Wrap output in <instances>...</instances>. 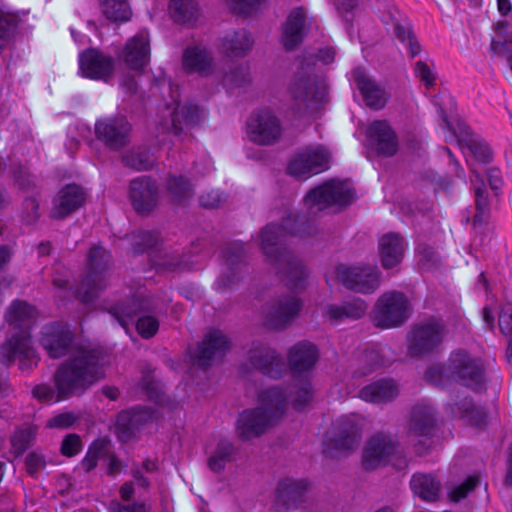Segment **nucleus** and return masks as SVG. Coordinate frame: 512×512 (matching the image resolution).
<instances>
[{
  "instance_id": "412c9836",
  "label": "nucleus",
  "mask_w": 512,
  "mask_h": 512,
  "mask_svg": "<svg viewBox=\"0 0 512 512\" xmlns=\"http://www.w3.org/2000/svg\"><path fill=\"white\" fill-rule=\"evenodd\" d=\"M231 340L219 329L210 330L198 346L194 355V363L202 368L207 369L211 366L212 361L221 359L230 349Z\"/></svg>"
},
{
  "instance_id": "2eb2a0df",
  "label": "nucleus",
  "mask_w": 512,
  "mask_h": 512,
  "mask_svg": "<svg viewBox=\"0 0 512 512\" xmlns=\"http://www.w3.org/2000/svg\"><path fill=\"white\" fill-rule=\"evenodd\" d=\"M437 430L436 412L427 403H417L411 411L410 432L416 437H422L416 444L419 454L425 453L433 445V437Z\"/></svg>"
},
{
  "instance_id": "b1692460",
  "label": "nucleus",
  "mask_w": 512,
  "mask_h": 512,
  "mask_svg": "<svg viewBox=\"0 0 512 512\" xmlns=\"http://www.w3.org/2000/svg\"><path fill=\"white\" fill-rule=\"evenodd\" d=\"M309 31L304 8H294L282 26L281 43L285 50L293 51L299 46Z\"/></svg>"
},
{
  "instance_id": "dca6fc26",
  "label": "nucleus",
  "mask_w": 512,
  "mask_h": 512,
  "mask_svg": "<svg viewBox=\"0 0 512 512\" xmlns=\"http://www.w3.org/2000/svg\"><path fill=\"white\" fill-rule=\"evenodd\" d=\"M301 308V300L294 295L278 297L267 306L264 325L273 330H284L298 317Z\"/></svg>"
},
{
  "instance_id": "bb28decb",
  "label": "nucleus",
  "mask_w": 512,
  "mask_h": 512,
  "mask_svg": "<svg viewBox=\"0 0 512 512\" xmlns=\"http://www.w3.org/2000/svg\"><path fill=\"white\" fill-rule=\"evenodd\" d=\"M352 422H337L326 434L323 453L329 458H337L352 446Z\"/></svg>"
},
{
  "instance_id": "6e6d98bb",
  "label": "nucleus",
  "mask_w": 512,
  "mask_h": 512,
  "mask_svg": "<svg viewBox=\"0 0 512 512\" xmlns=\"http://www.w3.org/2000/svg\"><path fill=\"white\" fill-rule=\"evenodd\" d=\"M224 257L229 269L238 267L245 258L244 245L241 242L230 243L224 251Z\"/></svg>"
},
{
  "instance_id": "09e8293b",
  "label": "nucleus",
  "mask_w": 512,
  "mask_h": 512,
  "mask_svg": "<svg viewBox=\"0 0 512 512\" xmlns=\"http://www.w3.org/2000/svg\"><path fill=\"white\" fill-rule=\"evenodd\" d=\"M360 362L364 364L363 367H360L357 373L360 375H367L376 369L384 367L387 365V361L384 356L381 354L380 350L371 348L365 350L360 356Z\"/></svg>"
},
{
  "instance_id": "f257e3e1",
  "label": "nucleus",
  "mask_w": 512,
  "mask_h": 512,
  "mask_svg": "<svg viewBox=\"0 0 512 512\" xmlns=\"http://www.w3.org/2000/svg\"><path fill=\"white\" fill-rule=\"evenodd\" d=\"M351 197L352 186L348 179L327 180L305 196L308 215H289L283 224L270 223L261 230V249L290 290L301 291L305 288L306 272L301 261L284 246L285 238L288 235H315L317 226L310 216L329 209L341 210L350 204Z\"/></svg>"
},
{
  "instance_id": "680f3d73",
  "label": "nucleus",
  "mask_w": 512,
  "mask_h": 512,
  "mask_svg": "<svg viewBox=\"0 0 512 512\" xmlns=\"http://www.w3.org/2000/svg\"><path fill=\"white\" fill-rule=\"evenodd\" d=\"M226 201V196L219 190H211L203 193L199 202L203 208L206 209H217L220 208Z\"/></svg>"
},
{
  "instance_id": "7c9ffc66",
  "label": "nucleus",
  "mask_w": 512,
  "mask_h": 512,
  "mask_svg": "<svg viewBox=\"0 0 512 512\" xmlns=\"http://www.w3.org/2000/svg\"><path fill=\"white\" fill-rule=\"evenodd\" d=\"M405 241L397 233H388L379 240V254L384 269H391L401 263L404 256Z\"/></svg>"
},
{
  "instance_id": "9d476101",
  "label": "nucleus",
  "mask_w": 512,
  "mask_h": 512,
  "mask_svg": "<svg viewBox=\"0 0 512 512\" xmlns=\"http://www.w3.org/2000/svg\"><path fill=\"white\" fill-rule=\"evenodd\" d=\"M332 154L323 145L299 149L290 159L287 173L295 178L306 179L330 168Z\"/></svg>"
},
{
  "instance_id": "0eeeda50",
  "label": "nucleus",
  "mask_w": 512,
  "mask_h": 512,
  "mask_svg": "<svg viewBox=\"0 0 512 512\" xmlns=\"http://www.w3.org/2000/svg\"><path fill=\"white\" fill-rule=\"evenodd\" d=\"M447 334L442 318L430 317L415 324L407 335L408 354L411 357H423L435 352Z\"/></svg>"
},
{
  "instance_id": "1a4fd4ad",
  "label": "nucleus",
  "mask_w": 512,
  "mask_h": 512,
  "mask_svg": "<svg viewBox=\"0 0 512 512\" xmlns=\"http://www.w3.org/2000/svg\"><path fill=\"white\" fill-rule=\"evenodd\" d=\"M387 464L402 470L408 466V461L398 452L396 443L389 436L376 434L366 444L362 466L365 470H374Z\"/></svg>"
},
{
  "instance_id": "338daca9",
  "label": "nucleus",
  "mask_w": 512,
  "mask_h": 512,
  "mask_svg": "<svg viewBox=\"0 0 512 512\" xmlns=\"http://www.w3.org/2000/svg\"><path fill=\"white\" fill-rule=\"evenodd\" d=\"M394 33L397 39L403 44L414 36L411 23L407 19L393 21Z\"/></svg>"
},
{
  "instance_id": "c9c22d12",
  "label": "nucleus",
  "mask_w": 512,
  "mask_h": 512,
  "mask_svg": "<svg viewBox=\"0 0 512 512\" xmlns=\"http://www.w3.org/2000/svg\"><path fill=\"white\" fill-rule=\"evenodd\" d=\"M381 272L377 266L354 267V293L371 294L380 286Z\"/></svg>"
},
{
  "instance_id": "72a5a7b5",
  "label": "nucleus",
  "mask_w": 512,
  "mask_h": 512,
  "mask_svg": "<svg viewBox=\"0 0 512 512\" xmlns=\"http://www.w3.org/2000/svg\"><path fill=\"white\" fill-rule=\"evenodd\" d=\"M253 39L246 29L228 32L221 39V50L229 57H244L252 49Z\"/></svg>"
},
{
  "instance_id": "37998d69",
  "label": "nucleus",
  "mask_w": 512,
  "mask_h": 512,
  "mask_svg": "<svg viewBox=\"0 0 512 512\" xmlns=\"http://www.w3.org/2000/svg\"><path fill=\"white\" fill-rule=\"evenodd\" d=\"M19 21L18 14L0 8V50L14 40Z\"/></svg>"
},
{
  "instance_id": "393cba45",
  "label": "nucleus",
  "mask_w": 512,
  "mask_h": 512,
  "mask_svg": "<svg viewBox=\"0 0 512 512\" xmlns=\"http://www.w3.org/2000/svg\"><path fill=\"white\" fill-rule=\"evenodd\" d=\"M86 193L77 184L64 186L53 200L51 216L54 219H64L83 206Z\"/></svg>"
},
{
  "instance_id": "c756f323",
  "label": "nucleus",
  "mask_w": 512,
  "mask_h": 512,
  "mask_svg": "<svg viewBox=\"0 0 512 512\" xmlns=\"http://www.w3.org/2000/svg\"><path fill=\"white\" fill-rule=\"evenodd\" d=\"M151 310V301L147 297L136 295L116 303L111 307L110 313L123 327H126L135 317H140Z\"/></svg>"
},
{
  "instance_id": "774afa93",
  "label": "nucleus",
  "mask_w": 512,
  "mask_h": 512,
  "mask_svg": "<svg viewBox=\"0 0 512 512\" xmlns=\"http://www.w3.org/2000/svg\"><path fill=\"white\" fill-rule=\"evenodd\" d=\"M499 327L503 334L510 337L507 347V356L509 360H512V311L510 313L504 312L499 316Z\"/></svg>"
},
{
  "instance_id": "a878e982",
  "label": "nucleus",
  "mask_w": 512,
  "mask_h": 512,
  "mask_svg": "<svg viewBox=\"0 0 512 512\" xmlns=\"http://www.w3.org/2000/svg\"><path fill=\"white\" fill-rule=\"evenodd\" d=\"M79 66L85 77L107 81L113 73L114 62L110 56L88 49L80 55Z\"/></svg>"
},
{
  "instance_id": "4c0bfd02",
  "label": "nucleus",
  "mask_w": 512,
  "mask_h": 512,
  "mask_svg": "<svg viewBox=\"0 0 512 512\" xmlns=\"http://www.w3.org/2000/svg\"><path fill=\"white\" fill-rule=\"evenodd\" d=\"M456 412L454 408L452 411L458 415L468 424L475 427H482L486 424L487 414L482 407L476 406L471 397H465L459 402L455 403Z\"/></svg>"
},
{
  "instance_id": "c03bdc74",
  "label": "nucleus",
  "mask_w": 512,
  "mask_h": 512,
  "mask_svg": "<svg viewBox=\"0 0 512 512\" xmlns=\"http://www.w3.org/2000/svg\"><path fill=\"white\" fill-rule=\"evenodd\" d=\"M122 162L128 168L145 171L152 168L155 158L149 150L139 147L125 153L122 156Z\"/></svg>"
},
{
  "instance_id": "20e7f679",
  "label": "nucleus",
  "mask_w": 512,
  "mask_h": 512,
  "mask_svg": "<svg viewBox=\"0 0 512 512\" xmlns=\"http://www.w3.org/2000/svg\"><path fill=\"white\" fill-rule=\"evenodd\" d=\"M335 55V49L328 46L304 56L300 71L290 85L292 107L298 113L315 114L328 102L327 86L314 73V67L317 61L324 65L333 63Z\"/></svg>"
},
{
  "instance_id": "f3484780",
  "label": "nucleus",
  "mask_w": 512,
  "mask_h": 512,
  "mask_svg": "<svg viewBox=\"0 0 512 512\" xmlns=\"http://www.w3.org/2000/svg\"><path fill=\"white\" fill-rule=\"evenodd\" d=\"M74 339L75 334L67 324L55 322L43 327L40 344L50 358L58 359L73 350Z\"/></svg>"
},
{
  "instance_id": "79ce46f5",
  "label": "nucleus",
  "mask_w": 512,
  "mask_h": 512,
  "mask_svg": "<svg viewBox=\"0 0 512 512\" xmlns=\"http://www.w3.org/2000/svg\"><path fill=\"white\" fill-rule=\"evenodd\" d=\"M166 190L172 201L180 203L193 196V187L188 178L182 175H170L166 181Z\"/></svg>"
},
{
  "instance_id": "864d4df0",
  "label": "nucleus",
  "mask_w": 512,
  "mask_h": 512,
  "mask_svg": "<svg viewBox=\"0 0 512 512\" xmlns=\"http://www.w3.org/2000/svg\"><path fill=\"white\" fill-rule=\"evenodd\" d=\"M465 145L478 162L489 163L492 161L493 153L486 142L470 137L465 140Z\"/></svg>"
},
{
  "instance_id": "f03ea898",
  "label": "nucleus",
  "mask_w": 512,
  "mask_h": 512,
  "mask_svg": "<svg viewBox=\"0 0 512 512\" xmlns=\"http://www.w3.org/2000/svg\"><path fill=\"white\" fill-rule=\"evenodd\" d=\"M34 306L24 300H14L4 313L5 323L11 330L10 336L0 345V362L10 366L19 359L21 370L31 369L38 363L36 350L32 346L31 327L36 320Z\"/></svg>"
},
{
  "instance_id": "a18cd8bd",
  "label": "nucleus",
  "mask_w": 512,
  "mask_h": 512,
  "mask_svg": "<svg viewBox=\"0 0 512 512\" xmlns=\"http://www.w3.org/2000/svg\"><path fill=\"white\" fill-rule=\"evenodd\" d=\"M100 5L105 17L113 22H124L130 19L131 10L125 0H100Z\"/></svg>"
},
{
  "instance_id": "4468645a",
  "label": "nucleus",
  "mask_w": 512,
  "mask_h": 512,
  "mask_svg": "<svg viewBox=\"0 0 512 512\" xmlns=\"http://www.w3.org/2000/svg\"><path fill=\"white\" fill-rule=\"evenodd\" d=\"M132 126L123 115L102 118L95 123V135L107 148L118 151L130 142Z\"/></svg>"
},
{
  "instance_id": "5fc2aeb1",
  "label": "nucleus",
  "mask_w": 512,
  "mask_h": 512,
  "mask_svg": "<svg viewBox=\"0 0 512 512\" xmlns=\"http://www.w3.org/2000/svg\"><path fill=\"white\" fill-rule=\"evenodd\" d=\"M159 235L154 231H140L134 235L133 250L140 254L148 249L155 247L158 243Z\"/></svg>"
},
{
  "instance_id": "aec40b11",
  "label": "nucleus",
  "mask_w": 512,
  "mask_h": 512,
  "mask_svg": "<svg viewBox=\"0 0 512 512\" xmlns=\"http://www.w3.org/2000/svg\"><path fill=\"white\" fill-rule=\"evenodd\" d=\"M129 198L138 214L147 215L157 206L158 186L151 177L141 176L130 181Z\"/></svg>"
},
{
  "instance_id": "8fccbe9b",
  "label": "nucleus",
  "mask_w": 512,
  "mask_h": 512,
  "mask_svg": "<svg viewBox=\"0 0 512 512\" xmlns=\"http://www.w3.org/2000/svg\"><path fill=\"white\" fill-rule=\"evenodd\" d=\"M292 406L295 410H303L313 399L311 383L308 380L301 381L295 385L290 394Z\"/></svg>"
},
{
  "instance_id": "ddd939ff",
  "label": "nucleus",
  "mask_w": 512,
  "mask_h": 512,
  "mask_svg": "<svg viewBox=\"0 0 512 512\" xmlns=\"http://www.w3.org/2000/svg\"><path fill=\"white\" fill-rule=\"evenodd\" d=\"M246 365L273 379L281 378L285 371L282 356L275 349L261 341L251 343L247 352V363L242 365V368Z\"/></svg>"
},
{
  "instance_id": "58836bf2",
  "label": "nucleus",
  "mask_w": 512,
  "mask_h": 512,
  "mask_svg": "<svg viewBox=\"0 0 512 512\" xmlns=\"http://www.w3.org/2000/svg\"><path fill=\"white\" fill-rule=\"evenodd\" d=\"M472 172L475 176V180H472V183L475 186V204H476V213L473 217V224L477 226L479 224L485 223L489 214L490 204H489V196L483 181V178L479 173H476L475 170L472 169Z\"/></svg>"
},
{
  "instance_id": "f8f14e48",
  "label": "nucleus",
  "mask_w": 512,
  "mask_h": 512,
  "mask_svg": "<svg viewBox=\"0 0 512 512\" xmlns=\"http://www.w3.org/2000/svg\"><path fill=\"white\" fill-rule=\"evenodd\" d=\"M249 139L263 146L274 145L283 134L279 118L269 109H261L251 114L247 121Z\"/></svg>"
},
{
  "instance_id": "bf43d9fd",
  "label": "nucleus",
  "mask_w": 512,
  "mask_h": 512,
  "mask_svg": "<svg viewBox=\"0 0 512 512\" xmlns=\"http://www.w3.org/2000/svg\"><path fill=\"white\" fill-rule=\"evenodd\" d=\"M324 315L327 316L331 322H339L352 316V305L349 303L344 305H327Z\"/></svg>"
},
{
  "instance_id": "f704fd0d",
  "label": "nucleus",
  "mask_w": 512,
  "mask_h": 512,
  "mask_svg": "<svg viewBox=\"0 0 512 512\" xmlns=\"http://www.w3.org/2000/svg\"><path fill=\"white\" fill-rule=\"evenodd\" d=\"M308 489V483L304 479H284L278 483L277 498L287 508L297 506L303 502L305 493Z\"/></svg>"
},
{
  "instance_id": "e2e57ef3",
  "label": "nucleus",
  "mask_w": 512,
  "mask_h": 512,
  "mask_svg": "<svg viewBox=\"0 0 512 512\" xmlns=\"http://www.w3.org/2000/svg\"><path fill=\"white\" fill-rule=\"evenodd\" d=\"M39 202L35 197H27L23 201V219L27 224L35 223L39 214Z\"/></svg>"
},
{
  "instance_id": "69168bd1",
  "label": "nucleus",
  "mask_w": 512,
  "mask_h": 512,
  "mask_svg": "<svg viewBox=\"0 0 512 512\" xmlns=\"http://www.w3.org/2000/svg\"><path fill=\"white\" fill-rule=\"evenodd\" d=\"M414 72L416 77L425 84L426 88L434 86L436 82V75L425 62L421 60L417 61L414 67Z\"/></svg>"
},
{
  "instance_id": "2f4dec72",
  "label": "nucleus",
  "mask_w": 512,
  "mask_h": 512,
  "mask_svg": "<svg viewBox=\"0 0 512 512\" xmlns=\"http://www.w3.org/2000/svg\"><path fill=\"white\" fill-rule=\"evenodd\" d=\"M410 488L415 496L425 502H436L441 493V480L433 473H414L410 479Z\"/></svg>"
},
{
  "instance_id": "052dcab7",
  "label": "nucleus",
  "mask_w": 512,
  "mask_h": 512,
  "mask_svg": "<svg viewBox=\"0 0 512 512\" xmlns=\"http://www.w3.org/2000/svg\"><path fill=\"white\" fill-rule=\"evenodd\" d=\"M266 0H228L231 10L235 14L249 15Z\"/></svg>"
},
{
  "instance_id": "0e129e2a",
  "label": "nucleus",
  "mask_w": 512,
  "mask_h": 512,
  "mask_svg": "<svg viewBox=\"0 0 512 512\" xmlns=\"http://www.w3.org/2000/svg\"><path fill=\"white\" fill-rule=\"evenodd\" d=\"M81 448V438L77 434H69L62 441L61 453L64 456L73 457L80 452Z\"/></svg>"
},
{
  "instance_id": "3c124183",
  "label": "nucleus",
  "mask_w": 512,
  "mask_h": 512,
  "mask_svg": "<svg viewBox=\"0 0 512 512\" xmlns=\"http://www.w3.org/2000/svg\"><path fill=\"white\" fill-rule=\"evenodd\" d=\"M35 437V431L30 428L18 429L11 437L12 451L16 456L23 454L31 445Z\"/></svg>"
},
{
  "instance_id": "7ed1b4c3",
  "label": "nucleus",
  "mask_w": 512,
  "mask_h": 512,
  "mask_svg": "<svg viewBox=\"0 0 512 512\" xmlns=\"http://www.w3.org/2000/svg\"><path fill=\"white\" fill-rule=\"evenodd\" d=\"M104 353L100 349L80 347L55 372L57 398L82 395L104 377Z\"/></svg>"
},
{
  "instance_id": "13d9d810",
  "label": "nucleus",
  "mask_w": 512,
  "mask_h": 512,
  "mask_svg": "<svg viewBox=\"0 0 512 512\" xmlns=\"http://www.w3.org/2000/svg\"><path fill=\"white\" fill-rule=\"evenodd\" d=\"M478 482L479 480L476 476H469L464 483L454 488H449V500L452 502H459L466 498L468 494L476 488Z\"/></svg>"
},
{
  "instance_id": "c85d7f7f",
  "label": "nucleus",
  "mask_w": 512,
  "mask_h": 512,
  "mask_svg": "<svg viewBox=\"0 0 512 512\" xmlns=\"http://www.w3.org/2000/svg\"><path fill=\"white\" fill-rule=\"evenodd\" d=\"M123 59L132 70H142L150 60V41L145 33H138L127 41Z\"/></svg>"
},
{
  "instance_id": "423d86ee",
  "label": "nucleus",
  "mask_w": 512,
  "mask_h": 512,
  "mask_svg": "<svg viewBox=\"0 0 512 512\" xmlns=\"http://www.w3.org/2000/svg\"><path fill=\"white\" fill-rule=\"evenodd\" d=\"M111 254L102 246H94L88 254L87 274L77 289V298L85 304L93 302L107 287Z\"/></svg>"
},
{
  "instance_id": "cd10ccee",
  "label": "nucleus",
  "mask_w": 512,
  "mask_h": 512,
  "mask_svg": "<svg viewBox=\"0 0 512 512\" xmlns=\"http://www.w3.org/2000/svg\"><path fill=\"white\" fill-rule=\"evenodd\" d=\"M287 358L291 372L298 375L314 368L319 359V351L315 344L300 341L289 349Z\"/></svg>"
},
{
  "instance_id": "a19ab883",
  "label": "nucleus",
  "mask_w": 512,
  "mask_h": 512,
  "mask_svg": "<svg viewBox=\"0 0 512 512\" xmlns=\"http://www.w3.org/2000/svg\"><path fill=\"white\" fill-rule=\"evenodd\" d=\"M183 65L189 71L207 74L210 70L211 60L205 51L197 47H189L184 51Z\"/></svg>"
},
{
  "instance_id": "de8ad7c7",
  "label": "nucleus",
  "mask_w": 512,
  "mask_h": 512,
  "mask_svg": "<svg viewBox=\"0 0 512 512\" xmlns=\"http://www.w3.org/2000/svg\"><path fill=\"white\" fill-rule=\"evenodd\" d=\"M10 172L14 184L22 191H32L36 188L34 176L30 173L27 166L20 161L13 162L10 165Z\"/></svg>"
},
{
  "instance_id": "39448f33",
  "label": "nucleus",
  "mask_w": 512,
  "mask_h": 512,
  "mask_svg": "<svg viewBox=\"0 0 512 512\" xmlns=\"http://www.w3.org/2000/svg\"><path fill=\"white\" fill-rule=\"evenodd\" d=\"M260 406L242 411L236 422V431L242 441L264 434L267 428L281 418L287 408V396L280 387H271L259 394Z\"/></svg>"
},
{
  "instance_id": "49530a36",
  "label": "nucleus",
  "mask_w": 512,
  "mask_h": 512,
  "mask_svg": "<svg viewBox=\"0 0 512 512\" xmlns=\"http://www.w3.org/2000/svg\"><path fill=\"white\" fill-rule=\"evenodd\" d=\"M109 441L107 439H97L88 448L81 465L85 472L89 473L96 468L98 460L108 453Z\"/></svg>"
},
{
  "instance_id": "6e6552de",
  "label": "nucleus",
  "mask_w": 512,
  "mask_h": 512,
  "mask_svg": "<svg viewBox=\"0 0 512 512\" xmlns=\"http://www.w3.org/2000/svg\"><path fill=\"white\" fill-rule=\"evenodd\" d=\"M445 370L449 377L473 391L479 392L485 387V372L481 361L464 350L451 353Z\"/></svg>"
},
{
  "instance_id": "e433bc0d",
  "label": "nucleus",
  "mask_w": 512,
  "mask_h": 512,
  "mask_svg": "<svg viewBox=\"0 0 512 512\" xmlns=\"http://www.w3.org/2000/svg\"><path fill=\"white\" fill-rule=\"evenodd\" d=\"M238 453L237 447L227 439H221L208 459V467L215 473L225 469L227 463L235 460Z\"/></svg>"
},
{
  "instance_id": "5701e85b",
  "label": "nucleus",
  "mask_w": 512,
  "mask_h": 512,
  "mask_svg": "<svg viewBox=\"0 0 512 512\" xmlns=\"http://www.w3.org/2000/svg\"><path fill=\"white\" fill-rule=\"evenodd\" d=\"M153 417V412L147 407H134L121 411L117 416L115 433L121 442L132 440L142 426Z\"/></svg>"
},
{
  "instance_id": "9b49d317",
  "label": "nucleus",
  "mask_w": 512,
  "mask_h": 512,
  "mask_svg": "<svg viewBox=\"0 0 512 512\" xmlns=\"http://www.w3.org/2000/svg\"><path fill=\"white\" fill-rule=\"evenodd\" d=\"M409 302L404 293L385 292L378 299L374 310L377 327L393 328L402 325L408 318Z\"/></svg>"
},
{
  "instance_id": "6ab92c4d",
  "label": "nucleus",
  "mask_w": 512,
  "mask_h": 512,
  "mask_svg": "<svg viewBox=\"0 0 512 512\" xmlns=\"http://www.w3.org/2000/svg\"><path fill=\"white\" fill-rule=\"evenodd\" d=\"M164 120L160 122L163 131L172 132L180 136L186 130L194 127L200 120L198 107L192 104L180 105L175 107L167 105L163 115Z\"/></svg>"
},
{
  "instance_id": "ea45409f",
  "label": "nucleus",
  "mask_w": 512,
  "mask_h": 512,
  "mask_svg": "<svg viewBox=\"0 0 512 512\" xmlns=\"http://www.w3.org/2000/svg\"><path fill=\"white\" fill-rule=\"evenodd\" d=\"M170 13L175 22L190 24L197 18L198 6L195 0H171Z\"/></svg>"
},
{
  "instance_id": "a211bd4d",
  "label": "nucleus",
  "mask_w": 512,
  "mask_h": 512,
  "mask_svg": "<svg viewBox=\"0 0 512 512\" xmlns=\"http://www.w3.org/2000/svg\"><path fill=\"white\" fill-rule=\"evenodd\" d=\"M369 148L378 156L392 157L399 148L398 137L387 120H374L366 129Z\"/></svg>"
},
{
  "instance_id": "473e14b6",
  "label": "nucleus",
  "mask_w": 512,
  "mask_h": 512,
  "mask_svg": "<svg viewBox=\"0 0 512 512\" xmlns=\"http://www.w3.org/2000/svg\"><path fill=\"white\" fill-rule=\"evenodd\" d=\"M398 393V385L394 380L380 379L363 387L358 396L366 402L382 404L394 400Z\"/></svg>"
},
{
  "instance_id": "4be33fe9",
  "label": "nucleus",
  "mask_w": 512,
  "mask_h": 512,
  "mask_svg": "<svg viewBox=\"0 0 512 512\" xmlns=\"http://www.w3.org/2000/svg\"><path fill=\"white\" fill-rule=\"evenodd\" d=\"M354 81L364 104L371 110L379 111L386 107L391 98L390 92L373 77L360 69L354 70Z\"/></svg>"
},
{
  "instance_id": "603ef678",
  "label": "nucleus",
  "mask_w": 512,
  "mask_h": 512,
  "mask_svg": "<svg viewBox=\"0 0 512 512\" xmlns=\"http://www.w3.org/2000/svg\"><path fill=\"white\" fill-rule=\"evenodd\" d=\"M223 82L228 87H242L250 82V72L247 65H236L224 74Z\"/></svg>"
},
{
  "instance_id": "4d7b16f0",
  "label": "nucleus",
  "mask_w": 512,
  "mask_h": 512,
  "mask_svg": "<svg viewBox=\"0 0 512 512\" xmlns=\"http://www.w3.org/2000/svg\"><path fill=\"white\" fill-rule=\"evenodd\" d=\"M159 329V321L151 315H141L136 322V330L144 339L152 338Z\"/></svg>"
}]
</instances>
